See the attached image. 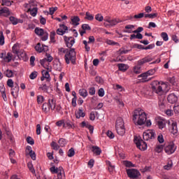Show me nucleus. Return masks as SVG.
<instances>
[{
	"instance_id": "17",
	"label": "nucleus",
	"mask_w": 179,
	"mask_h": 179,
	"mask_svg": "<svg viewBox=\"0 0 179 179\" xmlns=\"http://www.w3.org/2000/svg\"><path fill=\"white\" fill-rule=\"evenodd\" d=\"M0 93L1 94V97L3 98V100H4V101H8V98H7L6 92V87L4 84L0 85Z\"/></svg>"
},
{
	"instance_id": "34",
	"label": "nucleus",
	"mask_w": 179,
	"mask_h": 179,
	"mask_svg": "<svg viewBox=\"0 0 179 179\" xmlns=\"http://www.w3.org/2000/svg\"><path fill=\"white\" fill-rule=\"evenodd\" d=\"M143 36L142 35V34H135V32H132V34L130 36V40L132 41V39H143Z\"/></svg>"
},
{
	"instance_id": "40",
	"label": "nucleus",
	"mask_w": 179,
	"mask_h": 179,
	"mask_svg": "<svg viewBox=\"0 0 179 179\" xmlns=\"http://www.w3.org/2000/svg\"><path fill=\"white\" fill-rule=\"evenodd\" d=\"M50 146L55 150H58L59 149V148H60L59 145H58V143H57V142H55V141H52L51 142Z\"/></svg>"
},
{
	"instance_id": "13",
	"label": "nucleus",
	"mask_w": 179,
	"mask_h": 179,
	"mask_svg": "<svg viewBox=\"0 0 179 179\" xmlns=\"http://www.w3.org/2000/svg\"><path fill=\"white\" fill-rule=\"evenodd\" d=\"M64 40L66 45L67 48H69V49H71L76 42V39L75 38H73V36H64Z\"/></svg>"
},
{
	"instance_id": "35",
	"label": "nucleus",
	"mask_w": 179,
	"mask_h": 179,
	"mask_svg": "<svg viewBox=\"0 0 179 179\" xmlns=\"http://www.w3.org/2000/svg\"><path fill=\"white\" fill-rule=\"evenodd\" d=\"M117 134L119 135H124L125 134V127H124V122L123 120V124L120 127H118Z\"/></svg>"
},
{
	"instance_id": "48",
	"label": "nucleus",
	"mask_w": 179,
	"mask_h": 179,
	"mask_svg": "<svg viewBox=\"0 0 179 179\" xmlns=\"http://www.w3.org/2000/svg\"><path fill=\"white\" fill-rule=\"evenodd\" d=\"M89 94L90 96H94L96 94V88H95V87H90V88H89Z\"/></svg>"
},
{
	"instance_id": "57",
	"label": "nucleus",
	"mask_w": 179,
	"mask_h": 179,
	"mask_svg": "<svg viewBox=\"0 0 179 179\" xmlns=\"http://www.w3.org/2000/svg\"><path fill=\"white\" fill-rule=\"evenodd\" d=\"M95 20H96V21H99V22H101L102 21H103V15H101V14H96V15H95Z\"/></svg>"
},
{
	"instance_id": "54",
	"label": "nucleus",
	"mask_w": 179,
	"mask_h": 179,
	"mask_svg": "<svg viewBox=\"0 0 179 179\" xmlns=\"http://www.w3.org/2000/svg\"><path fill=\"white\" fill-rule=\"evenodd\" d=\"M107 165H108V171H109V172H113V171L115 169V166H114V165H113L111 164L110 161H108Z\"/></svg>"
},
{
	"instance_id": "18",
	"label": "nucleus",
	"mask_w": 179,
	"mask_h": 179,
	"mask_svg": "<svg viewBox=\"0 0 179 179\" xmlns=\"http://www.w3.org/2000/svg\"><path fill=\"white\" fill-rule=\"evenodd\" d=\"M68 31V27L64 24L59 25V28L57 30V35H64Z\"/></svg>"
},
{
	"instance_id": "41",
	"label": "nucleus",
	"mask_w": 179,
	"mask_h": 179,
	"mask_svg": "<svg viewBox=\"0 0 179 179\" xmlns=\"http://www.w3.org/2000/svg\"><path fill=\"white\" fill-rule=\"evenodd\" d=\"M163 149L164 145H156L155 148V152H157V153H160L161 152H162Z\"/></svg>"
},
{
	"instance_id": "63",
	"label": "nucleus",
	"mask_w": 179,
	"mask_h": 179,
	"mask_svg": "<svg viewBox=\"0 0 179 179\" xmlns=\"http://www.w3.org/2000/svg\"><path fill=\"white\" fill-rule=\"evenodd\" d=\"M37 76H38V71H32L29 77L31 80H34V78H36Z\"/></svg>"
},
{
	"instance_id": "33",
	"label": "nucleus",
	"mask_w": 179,
	"mask_h": 179,
	"mask_svg": "<svg viewBox=\"0 0 179 179\" xmlns=\"http://www.w3.org/2000/svg\"><path fill=\"white\" fill-rule=\"evenodd\" d=\"M71 21L73 25H74L75 27H78V25H80V18H79V17H73L71 18Z\"/></svg>"
},
{
	"instance_id": "39",
	"label": "nucleus",
	"mask_w": 179,
	"mask_h": 179,
	"mask_svg": "<svg viewBox=\"0 0 179 179\" xmlns=\"http://www.w3.org/2000/svg\"><path fill=\"white\" fill-rule=\"evenodd\" d=\"M120 22H122L120 20H110V21H109V25L110 27H115V25H117V24H119Z\"/></svg>"
},
{
	"instance_id": "59",
	"label": "nucleus",
	"mask_w": 179,
	"mask_h": 179,
	"mask_svg": "<svg viewBox=\"0 0 179 179\" xmlns=\"http://www.w3.org/2000/svg\"><path fill=\"white\" fill-rule=\"evenodd\" d=\"M157 141H158V142H159V143H163V142H164V135H162V134H159L158 135Z\"/></svg>"
},
{
	"instance_id": "37",
	"label": "nucleus",
	"mask_w": 179,
	"mask_h": 179,
	"mask_svg": "<svg viewBox=\"0 0 179 179\" xmlns=\"http://www.w3.org/2000/svg\"><path fill=\"white\" fill-rule=\"evenodd\" d=\"M2 13H6L7 16H8V15H10L9 8H6V6L1 8L0 10V15H2Z\"/></svg>"
},
{
	"instance_id": "30",
	"label": "nucleus",
	"mask_w": 179,
	"mask_h": 179,
	"mask_svg": "<svg viewBox=\"0 0 179 179\" xmlns=\"http://www.w3.org/2000/svg\"><path fill=\"white\" fill-rule=\"evenodd\" d=\"M121 125H123V118L121 117H119L116 120V131L118 132L119 131V127H121Z\"/></svg>"
},
{
	"instance_id": "45",
	"label": "nucleus",
	"mask_w": 179,
	"mask_h": 179,
	"mask_svg": "<svg viewBox=\"0 0 179 179\" xmlns=\"http://www.w3.org/2000/svg\"><path fill=\"white\" fill-rule=\"evenodd\" d=\"M5 74L6 76V77H13V76H14V73H13V70H10L9 69L6 70Z\"/></svg>"
},
{
	"instance_id": "32",
	"label": "nucleus",
	"mask_w": 179,
	"mask_h": 179,
	"mask_svg": "<svg viewBox=\"0 0 179 179\" xmlns=\"http://www.w3.org/2000/svg\"><path fill=\"white\" fill-rule=\"evenodd\" d=\"M92 152L95 153V155H101L102 150L99 146L93 145L92 146Z\"/></svg>"
},
{
	"instance_id": "28",
	"label": "nucleus",
	"mask_w": 179,
	"mask_h": 179,
	"mask_svg": "<svg viewBox=\"0 0 179 179\" xmlns=\"http://www.w3.org/2000/svg\"><path fill=\"white\" fill-rule=\"evenodd\" d=\"M157 124L158 127L160 129H163V128H164V127H166V121L162 119L157 120Z\"/></svg>"
},
{
	"instance_id": "61",
	"label": "nucleus",
	"mask_w": 179,
	"mask_h": 179,
	"mask_svg": "<svg viewBox=\"0 0 179 179\" xmlns=\"http://www.w3.org/2000/svg\"><path fill=\"white\" fill-rule=\"evenodd\" d=\"M95 119H96V112L92 111L90 114V120H91V121H94Z\"/></svg>"
},
{
	"instance_id": "11",
	"label": "nucleus",
	"mask_w": 179,
	"mask_h": 179,
	"mask_svg": "<svg viewBox=\"0 0 179 179\" xmlns=\"http://www.w3.org/2000/svg\"><path fill=\"white\" fill-rule=\"evenodd\" d=\"M12 50L13 53H15V55H17V56H22V57H24L25 56H27L26 52H24V50H20V46L17 43H15V45H13V48H12Z\"/></svg>"
},
{
	"instance_id": "50",
	"label": "nucleus",
	"mask_w": 179,
	"mask_h": 179,
	"mask_svg": "<svg viewBox=\"0 0 179 179\" xmlns=\"http://www.w3.org/2000/svg\"><path fill=\"white\" fill-rule=\"evenodd\" d=\"M58 143L59 146H65V145H66V141L64 138H60Z\"/></svg>"
},
{
	"instance_id": "43",
	"label": "nucleus",
	"mask_w": 179,
	"mask_h": 179,
	"mask_svg": "<svg viewBox=\"0 0 179 179\" xmlns=\"http://www.w3.org/2000/svg\"><path fill=\"white\" fill-rule=\"evenodd\" d=\"M5 43V36L3 35V32L0 31V45L2 46Z\"/></svg>"
},
{
	"instance_id": "64",
	"label": "nucleus",
	"mask_w": 179,
	"mask_h": 179,
	"mask_svg": "<svg viewBox=\"0 0 179 179\" xmlns=\"http://www.w3.org/2000/svg\"><path fill=\"white\" fill-rule=\"evenodd\" d=\"M27 141L28 143H30V145H34V139L31 138V136H27Z\"/></svg>"
},
{
	"instance_id": "1",
	"label": "nucleus",
	"mask_w": 179,
	"mask_h": 179,
	"mask_svg": "<svg viewBox=\"0 0 179 179\" xmlns=\"http://www.w3.org/2000/svg\"><path fill=\"white\" fill-rule=\"evenodd\" d=\"M156 136V132L155 129H147L143 132V139L141 136H134V143H136L137 148L141 150H146L148 149V143L145 141H153Z\"/></svg>"
},
{
	"instance_id": "25",
	"label": "nucleus",
	"mask_w": 179,
	"mask_h": 179,
	"mask_svg": "<svg viewBox=\"0 0 179 179\" xmlns=\"http://www.w3.org/2000/svg\"><path fill=\"white\" fill-rule=\"evenodd\" d=\"M9 20L11 24H13V25H17L19 22H20L21 24L23 23L22 20H17V18H15V17H10Z\"/></svg>"
},
{
	"instance_id": "16",
	"label": "nucleus",
	"mask_w": 179,
	"mask_h": 179,
	"mask_svg": "<svg viewBox=\"0 0 179 179\" xmlns=\"http://www.w3.org/2000/svg\"><path fill=\"white\" fill-rule=\"evenodd\" d=\"M35 49L36 52H39V53H41V52H46V50H48V46L45 45H41V43H37L35 46Z\"/></svg>"
},
{
	"instance_id": "10",
	"label": "nucleus",
	"mask_w": 179,
	"mask_h": 179,
	"mask_svg": "<svg viewBox=\"0 0 179 179\" xmlns=\"http://www.w3.org/2000/svg\"><path fill=\"white\" fill-rule=\"evenodd\" d=\"M127 173L128 177L131 179H137L139 176H141L138 169H127Z\"/></svg>"
},
{
	"instance_id": "26",
	"label": "nucleus",
	"mask_w": 179,
	"mask_h": 179,
	"mask_svg": "<svg viewBox=\"0 0 179 179\" xmlns=\"http://www.w3.org/2000/svg\"><path fill=\"white\" fill-rule=\"evenodd\" d=\"M64 128H68V129H71V128H75L74 124L71 122L70 120H67V121H64Z\"/></svg>"
},
{
	"instance_id": "58",
	"label": "nucleus",
	"mask_w": 179,
	"mask_h": 179,
	"mask_svg": "<svg viewBox=\"0 0 179 179\" xmlns=\"http://www.w3.org/2000/svg\"><path fill=\"white\" fill-rule=\"evenodd\" d=\"M172 166H173V162H172V161H171V162H168V164L166 165H165V166H164V168L166 171H170V169H171Z\"/></svg>"
},
{
	"instance_id": "4",
	"label": "nucleus",
	"mask_w": 179,
	"mask_h": 179,
	"mask_svg": "<svg viewBox=\"0 0 179 179\" xmlns=\"http://www.w3.org/2000/svg\"><path fill=\"white\" fill-rule=\"evenodd\" d=\"M168 84L166 83H160L157 80L152 81V89L154 93L158 96H162L165 92L168 90Z\"/></svg>"
},
{
	"instance_id": "6",
	"label": "nucleus",
	"mask_w": 179,
	"mask_h": 179,
	"mask_svg": "<svg viewBox=\"0 0 179 179\" xmlns=\"http://www.w3.org/2000/svg\"><path fill=\"white\" fill-rule=\"evenodd\" d=\"M152 60H153V58L151 57V56L150 55L145 56V57H143V59H140L139 60H138L137 66H134V73H136V74H139L140 76V73H141L142 71L141 66L145 64V63L152 62Z\"/></svg>"
},
{
	"instance_id": "36",
	"label": "nucleus",
	"mask_w": 179,
	"mask_h": 179,
	"mask_svg": "<svg viewBox=\"0 0 179 179\" xmlns=\"http://www.w3.org/2000/svg\"><path fill=\"white\" fill-rule=\"evenodd\" d=\"M138 78L141 77V81L143 83L146 81H149V79L148 78V71H145V73H142L139 76H138Z\"/></svg>"
},
{
	"instance_id": "7",
	"label": "nucleus",
	"mask_w": 179,
	"mask_h": 179,
	"mask_svg": "<svg viewBox=\"0 0 179 179\" xmlns=\"http://www.w3.org/2000/svg\"><path fill=\"white\" fill-rule=\"evenodd\" d=\"M50 171L52 173L57 174V179H64L65 174H64V171L62 166H59V168H56L55 166H52Z\"/></svg>"
},
{
	"instance_id": "52",
	"label": "nucleus",
	"mask_w": 179,
	"mask_h": 179,
	"mask_svg": "<svg viewBox=\"0 0 179 179\" xmlns=\"http://www.w3.org/2000/svg\"><path fill=\"white\" fill-rule=\"evenodd\" d=\"M161 36L165 42H167L169 41V35L166 32H162Z\"/></svg>"
},
{
	"instance_id": "19",
	"label": "nucleus",
	"mask_w": 179,
	"mask_h": 179,
	"mask_svg": "<svg viewBox=\"0 0 179 179\" xmlns=\"http://www.w3.org/2000/svg\"><path fill=\"white\" fill-rule=\"evenodd\" d=\"M80 126L82 127V128H85V127L86 128H88V129L90 130V134H93V131L94 129L93 125H90V124L89 122H86L85 121H83L80 124Z\"/></svg>"
},
{
	"instance_id": "44",
	"label": "nucleus",
	"mask_w": 179,
	"mask_h": 179,
	"mask_svg": "<svg viewBox=\"0 0 179 179\" xmlns=\"http://www.w3.org/2000/svg\"><path fill=\"white\" fill-rule=\"evenodd\" d=\"M1 5L5 6L7 8V6H10L12 5V1L10 0H1Z\"/></svg>"
},
{
	"instance_id": "55",
	"label": "nucleus",
	"mask_w": 179,
	"mask_h": 179,
	"mask_svg": "<svg viewBox=\"0 0 179 179\" xmlns=\"http://www.w3.org/2000/svg\"><path fill=\"white\" fill-rule=\"evenodd\" d=\"M44 101H45V99H44L43 96H37L38 104H42L43 103H44Z\"/></svg>"
},
{
	"instance_id": "56",
	"label": "nucleus",
	"mask_w": 179,
	"mask_h": 179,
	"mask_svg": "<svg viewBox=\"0 0 179 179\" xmlns=\"http://www.w3.org/2000/svg\"><path fill=\"white\" fill-rule=\"evenodd\" d=\"M74 155H75V149L74 148H71V149L68 150V156L69 157H71L72 156H74Z\"/></svg>"
},
{
	"instance_id": "60",
	"label": "nucleus",
	"mask_w": 179,
	"mask_h": 179,
	"mask_svg": "<svg viewBox=\"0 0 179 179\" xmlns=\"http://www.w3.org/2000/svg\"><path fill=\"white\" fill-rule=\"evenodd\" d=\"M156 73L155 69H150L147 71V77H149V76H153Z\"/></svg>"
},
{
	"instance_id": "22",
	"label": "nucleus",
	"mask_w": 179,
	"mask_h": 179,
	"mask_svg": "<svg viewBox=\"0 0 179 179\" xmlns=\"http://www.w3.org/2000/svg\"><path fill=\"white\" fill-rule=\"evenodd\" d=\"M170 131L171 134H173V135H176V134H178V129L177 122H172L170 127Z\"/></svg>"
},
{
	"instance_id": "21",
	"label": "nucleus",
	"mask_w": 179,
	"mask_h": 179,
	"mask_svg": "<svg viewBox=\"0 0 179 179\" xmlns=\"http://www.w3.org/2000/svg\"><path fill=\"white\" fill-rule=\"evenodd\" d=\"M86 113H84L83 111V107H80V108H78V111L76 112V118H81L85 117Z\"/></svg>"
},
{
	"instance_id": "15",
	"label": "nucleus",
	"mask_w": 179,
	"mask_h": 179,
	"mask_svg": "<svg viewBox=\"0 0 179 179\" xmlns=\"http://www.w3.org/2000/svg\"><path fill=\"white\" fill-rule=\"evenodd\" d=\"M48 103H49V111H50V110L52 111H54L57 106V100H55L54 97H50V99H48Z\"/></svg>"
},
{
	"instance_id": "23",
	"label": "nucleus",
	"mask_w": 179,
	"mask_h": 179,
	"mask_svg": "<svg viewBox=\"0 0 179 179\" xmlns=\"http://www.w3.org/2000/svg\"><path fill=\"white\" fill-rule=\"evenodd\" d=\"M134 29H135V25H126L124 32L127 34H133V32H134Z\"/></svg>"
},
{
	"instance_id": "53",
	"label": "nucleus",
	"mask_w": 179,
	"mask_h": 179,
	"mask_svg": "<svg viewBox=\"0 0 179 179\" xmlns=\"http://www.w3.org/2000/svg\"><path fill=\"white\" fill-rule=\"evenodd\" d=\"M98 95L99 97H103L105 96V90L104 88H99L98 91Z\"/></svg>"
},
{
	"instance_id": "38",
	"label": "nucleus",
	"mask_w": 179,
	"mask_h": 179,
	"mask_svg": "<svg viewBox=\"0 0 179 179\" xmlns=\"http://www.w3.org/2000/svg\"><path fill=\"white\" fill-rule=\"evenodd\" d=\"M53 67L55 70H57L58 71H62V64L60 62L55 63Z\"/></svg>"
},
{
	"instance_id": "8",
	"label": "nucleus",
	"mask_w": 179,
	"mask_h": 179,
	"mask_svg": "<svg viewBox=\"0 0 179 179\" xmlns=\"http://www.w3.org/2000/svg\"><path fill=\"white\" fill-rule=\"evenodd\" d=\"M13 57V55L11 52H8V53L5 50L0 52V58L6 63H10V62L12 61Z\"/></svg>"
},
{
	"instance_id": "51",
	"label": "nucleus",
	"mask_w": 179,
	"mask_h": 179,
	"mask_svg": "<svg viewBox=\"0 0 179 179\" xmlns=\"http://www.w3.org/2000/svg\"><path fill=\"white\" fill-rule=\"evenodd\" d=\"M55 36H56V32L55 31H53L52 32H50V40L51 42H53V43L55 42Z\"/></svg>"
},
{
	"instance_id": "62",
	"label": "nucleus",
	"mask_w": 179,
	"mask_h": 179,
	"mask_svg": "<svg viewBox=\"0 0 179 179\" xmlns=\"http://www.w3.org/2000/svg\"><path fill=\"white\" fill-rule=\"evenodd\" d=\"M119 52L120 55H126L127 53H129L130 50L128 49H124L123 48H122L121 49H120Z\"/></svg>"
},
{
	"instance_id": "46",
	"label": "nucleus",
	"mask_w": 179,
	"mask_h": 179,
	"mask_svg": "<svg viewBox=\"0 0 179 179\" xmlns=\"http://www.w3.org/2000/svg\"><path fill=\"white\" fill-rule=\"evenodd\" d=\"M94 19V17L92 14H90V13H86L85 20H88V21H93Z\"/></svg>"
},
{
	"instance_id": "9",
	"label": "nucleus",
	"mask_w": 179,
	"mask_h": 179,
	"mask_svg": "<svg viewBox=\"0 0 179 179\" xmlns=\"http://www.w3.org/2000/svg\"><path fill=\"white\" fill-rule=\"evenodd\" d=\"M35 34L38 36H41V39L43 41H48L49 38V34L48 32H45L44 29L42 28H36Z\"/></svg>"
},
{
	"instance_id": "2",
	"label": "nucleus",
	"mask_w": 179,
	"mask_h": 179,
	"mask_svg": "<svg viewBox=\"0 0 179 179\" xmlns=\"http://www.w3.org/2000/svg\"><path fill=\"white\" fill-rule=\"evenodd\" d=\"M58 53L60 56H64L65 62L67 64H70V62L73 63V64H76V52L75 49H68L66 48H59Z\"/></svg>"
},
{
	"instance_id": "3",
	"label": "nucleus",
	"mask_w": 179,
	"mask_h": 179,
	"mask_svg": "<svg viewBox=\"0 0 179 179\" xmlns=\"http://www.w3.org/2000/svg\"><path fill=\"white\" fill-rule=\"evenodd\" d=\"M147 114L143 110L137 108L133 114V121L137 125H144L147 121Z\"/></svg>"
},
{
	"instance_id": "5",
	"label": "nucleus",
	"mask_w": 179,
	"mask_h": 179,
	"mask_svg": "<svg viewBox=\"0 0 179 179\" xmlns=\"http://www.w3.org/2000/svg\"><path fill=\"white\" fill-rule=\"evenodd\" d=\"M46 57H44L41 60V64L47 69L42 70V74L44 76V78H50V75L49 71L51 70V69H50V64L52 62L53 57L51 55H46Z\"/></svg>"
},
{
	"instance_id": "49",
	"label": "nucleus",
	"mask_w": 179,
	"mask_h": 179,
	"mask_svg": "<svg viewBox=\"0 0 179 179\" xmlns=\"http://www.w3.org/2000/svg\"><path fill=\"white\" fill-rule=\"evenodd\" d=\"M7 86H8V87H11L12 92V89L14 86V81L12 80V78H8V80H7Z\"/></svg>"
},
{
	"instance_id": "20",
	"label": "nucleus",
	"mask_w": 179,
	"mask_h": 179,
	"mask_svg": "<svg viewBox=\"0 0 179 179\" xmlns=\"http://www.w3.org/2000/svg\"><path fill=\"white\" fill-rule=\"evenodd\" d=\"M178 96L174 94V93H171V94H169L168 96V101L169 103H171V104H173L178 101Z\"/></svg>"
},
{
	"instance_id": "12",
	"label": "nucleus",
	"mask_w": 179,
	"mask_h": 179,
	"mask_svg": "<svg viewBox=\"0 0 179 179\" xmlns=\"http://www.w3.org/2000/svg\"><path fill=\"white\" fill-rule=\"evenodd\" d=\"M177 149V146H176L175 143L173 142H171L169 143V145H166L164 148V150L166 153L168 155H171L172 153H174Z\"/></svg>"
},
{
	"instance_id": "14",
	"label": "nucleus",
	"mask_w": 179,
	"mask_h": 179,
	"mask_svg": "<svg viewBox=\"0 0 179 179\" xmlns=\"http://www.w3.org/2000/svg\"><path fill=\"white\" fill-rule=\"evenodd\" d=\"M20 87L18 84H13V87L11 89V94L15 99H17L19 96Z\"/></svg>"
},
{
	"instance_id": "27",
	"label": "nucleus",
	"mask_w": 179,
	"mask_h": 179,
	"mask_svg": "<svg viewBox=\"0 0 179 179\" xmlns=\"http://www.w3.org/2000/svg\"><path fill=\"white\" fill-rule=\"evenodd\" d=\"M119 70L121 71H127L128 70L129 66L128 64H125L124 63H119L117 64Z\"/></svg>"
},
{
	"instance_id": "47",
	"label": "nucleus",
	"mask_w": 179,
	"mask_h": 179,
	"mask_svg": "<svg viewBox=\"0 0 179 179\" xmlns=\"http://www.w3.org/2000/svg\"><path fill=\"white\" fill-rule=\"evenodd\" d=\"M82 29H84L85 34H86V31H91L92 28L88 24H83L82 25Z\"/></svg>"
},
{
	"instance_id": "31",
	"label": "nucleus",
	"mask_w": 179,
	"mask_h": 179,
	"mask_svg": "<svg viewBox=\"0 0 179 179\" xmlns=\"http://www.w3.org/2000/svg\"><path fill=\"white\" fill-rule=\"evenodd\" d=\"M42 110L45 113H50L49 100H48V103H43V104L42 106Z\"/></svg>"
},
{
	"instance_id": "29",
	"label": "nucleus",
	"mask_w": 179,
	"mask_h": 179,
	"mask_svg": "<svg viewBox=\"0 0 179 179\" xmlns=\"http://www.w3.org/2000/svg\"><path fill=\"white\" fill-rule=\"evenodd\" d=\"M79 94L80 96L85 99L88 96L87 90H86V88H80V90H79Z\"/></svg>"
},
{
	"instance_id": "42",
	"label": "nucleus",
	"mask_w": 179,
	"mask_h": 179,
	"mask_svg": "<svg viewBox=\"0 0 179 179\" xmlns=\"http://www.w3.org/2000/svg\"><path fill=\"white\" fill-rule=\"evenodd\" d=\"M169 80L171 83V84L173 85V86H176L178 83L174 76H173L172 77H169Z\"/></svg>"
},
{
	"instance_id": "24",
	"label": "nucleus",
	"mask_w": 179,
	"mask_h": 179,
	"mask_svg": "<svg viewBox=\"0 0 179 179\" xmlns=\"http://www.w3.org/2000/svg\"><path fill=\"white\" fill-rule=\"evenodd\" d=\"M28 10L30 11V14L31 15V16H36L38 13V8L37 6H36V2H34L33 8H29Z\"/></svg>"
}]
</instances>
